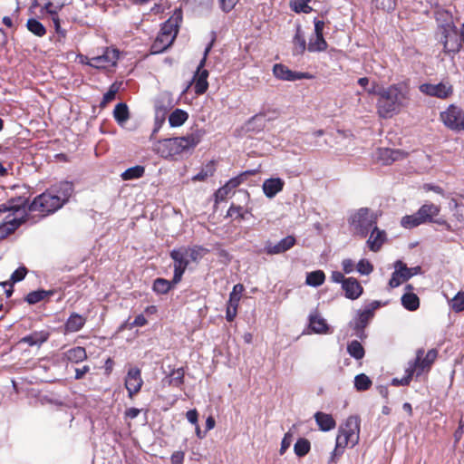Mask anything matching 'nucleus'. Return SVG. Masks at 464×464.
<instances>
[{
  "label": "nucleus",
  "mask_w": 464,
  "mask_h": 464,
  "mask_svg": "<svg viewBox=\"0 0 464 464\" xmlns=\"http://www.w3.org/2000/svg\"><path fill=\"white\" fill-rule=\"evenodd\" d=\"M411 100L410 86L406 82L382 87L376 108L381 118L388 119L407 107Z\"/></svg>",
  "instance_id": "f257e3e1"
},
{
  "label": "nucleus",
  "mask_w": 464,
  "mask_h": 464,
  "mask_svg": "<svg viewBox=\"0 0 464 464\" xmlns=\"http://www.w3.org/2000/svg\"><path fill=\"white\" fill-rule=\"evenodd\" d=\"M73 189V184L70 181L53 184L34 198L28 205V210L53 214L69 201Z\"/></svg>",
  "instance_id": "f03ea898"
},
{
  "label": "nucleus",
  "mask_w": 464,
  "mask_h": 464,
  "mask_svg": "<svg viewBox=\"0 0 464 464\" xmlns=\"http://www.w3.org/2000/svg\"><path fill=\"white\" fill-rule=\"evenodd\" d=\"M202 131L196 130L187 136L162 139L154 145L155 152L161 158L169 159L195 148L201 140Z\"/></svg>",
  "instance_id": "7ed1b4c3"
},
{
  "label": "nucleus",
  "mask_w": 464,
  "mask_h": 464,
  "mask_svg": "<svg viewBox=\"0 0 464 464\" xmlns=\"http://www.w3.org/2000/svg\"><path fill=\"white\" fill-rule=\"evenodd\" d=\"M378 214L369 208H361L353 212L348 218L351 231L355 236L365 238L372 227H375Z\"/></svg>",
  "instance_id": "20e7f679"
},
{
  "label": "nucleus",
  "mask_w": 464,
  "mask_h": 464,
  "mask_svg": "<svg viewBox=\"0 0 464 464\" xmlns=\"http://www.w3.org/2000/svg\"><path fill=\"white\" fill-rule=\"evenodd\" d=\"M440 42L443 44V52L450 55L458 53L462 47V42L458 28L450 16L449 21L440 25Z\"/></svg>",
  "instance_id": "39448f33"
},
{
  "label": "nucleus",
  "mask_w": 464,
  "mask_h": 464,
  "mask_svg": "<svg viewBox=\"0 0 464 464\" xmlns=\"http://www.w3.org/2000/svg\"><path fill=\"white\" fill-rule=\"evenodd\" d=\"M440 213V208L432 203L422 205L419 210L412 214L404 216L401 225L405 228H413L420 224L432 222L433 218Z\"/></svg>",
  "instance_id": "423d86ee"
},
{
  "label": "nucleus",
  "mask_w": 464,
  "mask_h": 464,
  "mask_svg": "<svg viewBox=\"0 0 464 464\" xmlns=\"http://www.w3.org/2000/svg\"><path fill=\"white\" fill-rule=\"evenodd\" d=\"M360 419L357 416H350L343 426H341L336 437L339 446H355L359 441Z\"/></svg>",
  "instance_id": "0eeeda50"
},
{
  "label": "nucleus",
  "mask_w": 464,
  "mask_h": 464,
  "mask_svg": "<svg viewBox=\"0 0 464 464\" xmlns=\"http://www.w3.org/2000/svg\"><path fill=\"white\" fill-rule=\"evenodd\" d=\"M215 38L211 40V42L207 45L204 51V55L202 59L200 60L197 70L195 72V74L193 76L192 82H194V91L195 93L198 95L204 94L208 88V78L209 75V72L207 69H204V66L206 64L207 57L213 46Z\"/></svg>",
  "instance_id": "6e6552de"
},
{
  "label": "nucleus",
  "mask_w": 464,
  "mask_h": 464,
  "mask_svg": "<svg viewBox=\"0 0 464 464\" xmlns=\"http://www.w3.org/2000/svg\"><path fill=\"white\" fill-rule=\"evenodd\" d=\"M381 307L380 301H372L367 305H365L363 310H359L357 312V316L354 319L353 323V330L355 331L356 335L363 339L366 337L364 333V329L369 324L370 321L374 316V312Z\"/></svg>",
  "instance_id": "1a4fd4ad"
},
{
  "label": "nucleus",
  "mask_w": 464,
  "mask_h": 464,
  "mask_svg": "<svg viewBox=\"0 0 464 464\" xmlns=\"http://www.w3.org/2000/svg\"><path fill=\"white\" fill-rule=\"evenodd\" d=\"M440 120L452 130H464V111L456 105H450L440 113Z\"/></svg>",
  "instance_id": "9d476101"
},
{
  "label": "nucleus",
  "mask_w": 464,
  "mask_h": 464,
  "mask_svg": "<svg viewBox=\"0 0 464 464\" xmlns=\"http://www.w3.org/2000/svg\"><path fill=\"white\" fill-rule=\"evenodd\" d=\"M395 270L392 274V277L389 280V285L392 288L399 286L402 282L409 280L414 275L420 273L421 267L417 266L414 267H407L406 264L402 261L398 260L394 265Z\"/></svg>",
  "instance_id": "9b49d317"
},
{
  "label": "nucleus",
  "mask_w": 464,
  "mask_h": 464,
  "mask_svg": "<svg viewBox=\"0 0 464 464\" xmlns=\"http://www.w3.org/2000/svg\"><path fill=\"white\" fill-rule=\"evenodd\" d=\"M438 356L436 349H430L425 354L424 349H418L416 358L410 366L414 367L416 376H420L423 372L429 371Z\"/></svg>",
  "instance_id": "f8f14e48"
},
{
  "label": "nucleus",
  "mask_w": 464,
  "mask_h": 464,
  "mask_svg": "<svg viewBox=\"0 0 464 464\" xmlns=\"http://www.w3.org/2000/svg\"><path fill=\"white\" fill-rule=\"evenodd\" d=\"M419 89L423 94L439 99H447L453 93V87L448 81H442L436 84L422 83Z\"/></svg>",
  "instance_id": "ddd939ff"
},
{
  "label": "nucleus",
  "mask_w": 464,
  "mask_h": 464,
  "mask_svg": "<svg viewBox=\"0 0 464 464\" xmlns=\"http://www.w3.org/2000/svg\"><path fill=\"white\" fill-rule=\"evenodd\" d=\"M119 59V51L107 47L102 55L92 57L88 64L97 69H104L114 66Z\"/></svg>",
  "instance_id": "4468645a"
},
{
  "label": "nucleus",
  "mask_w": 464,
  "mask_h": 464,
  "mask_svg": "<svg viewBox=\"0 0 464 464\" xmlns=\"http://www.w3.org/2000/svg\"><path fill=\"white\" fill-rule=\"evenodd\" d=\"M273 74L278 80L288 82L313 78V75L309 72L292 71L283 63H276L273 66Z\"/></svg>",
  "instance_id": "2eb2a0df"
},
{
  "label": "nucleus",
  "mask_w": 464,
  "mask_h": 464,
  "mask_svg": "<svg viewBox=\"0 0 464 464\" xmlns=\"http://www.w3.org/2000/svg\"><path fill=\"white\" fill-rule=\"evenodd\" d=\"M142 384L140 370L138 367L129 369L125 379V388L130 399L140 391Z\"/></svg>",
  "instance_id": "dca6fc26"
},
{
  "label": "nucleus",
  "mask_w": 464,
  "mask_h": 464,
  "mask_svg": "<svg viewBox=\"0 0 464 464\" xmlns=\"http://www.w3.org/2000/svg\"><path fill=\"white\" fill-rule=\"evenodd\" d=\"M295 243L296 239L294 236H287L276 244H273L269 241L266 242L264 250L267 255H278L292 248Z\"/></svg>",
  "instance_id": "f3484780"
},
{
  "label": "nucleus",
  "mask_w": 464,
  "mask_h": 464,
  "mask_svg": "<svg viewBox=\"0 0 464 464\" xmlns=\"http://www.w3.org/2000/svg\"><path fill=\"white\" fill-rule=\"evenodd\" d=\"M182 21L180 9L175 10L174 14L161 26L160 33L175 40L179 32V24Z\"/></svg>",
  "instance_id": "a211bd4d"
},
{
  "label": "nucleus",
  "mask_w": 464,
  "mask_h": 464,
  "mask_svg": "<svg viewBox=\"0 0 464 464\" xmlns=\"http://www.w3.org/2000/svg\"><path fill=\"white\" fill-rule=\"evenodd\" d=\"M342 289L344 291V296L350 300L358 299L363 293V287L354 277H348L343 281Z\"/></svg>",
  "instance_id": "6ab92c4d"
},
{
  "label": "nucleus",
  "mask_w": 464,
  "mask_h": 464,
  "mask_svg": "<svg viewBox=\"0 0 464 464\" xmlns=\"http://www.w3.org/2000/svg\"><path fill=\"white\" fill-rule=\"evenodd\" d=\"M24 221V217L14 218L8 215L5 218V221L0 225V239H4L13 234Z\"/></svg>",
  "instance_id": "aec40b11"
},
{
  "label": "nucleus",
  "mask_w": 464,
  "mask_h": 464,
  "mask_svg": "<svg viewBox=\"0 0 464 464\" xmlns=\"http://www.w3.org/2000/svg\"><path fill=\"white\" fill-rule=\"evenodd\" d=\"M24 221V217L14 218L8 215L5 218V221L0 225V239H4L13 234Z\"/></svg>",
  "instance_id": "412c9836"
},
{
  "label": "nucleus",
  "mask_w": 464,
  "mask_h": 464,
  "mask_svg": "<svg viewBox=\"0 0 464 464\" xmlns=\"http://www.w3.org/2000/svg\"><path fill=\"white\" fill-rule=\"evenodd\" d=\"M51 333L48 330L34 331L20 339V343H27L29 346H41L50 338Z\"/></svg>",
  "instance_id": "4be33fe9"
},
{
  "label": "nucleus",
  "mask_w": 464,
  "mask_h": 464,
  "mask_svg": "<svg viewBox=\"0 0 464 464\" xmlns=\"http://www.w3.org/2000/svg\"><path fill=\"white\" fill-rule=\"evenodd\" d=\"M405 153L400 150H393L389 148H382L378 150V160L382 161L383 165H390L394 161L402 160L405 157Z\"/></svg>",
  "instance_id": "5701e85b"
},
{
  "label": "nucleus",
  "mask_w": 464,
  "mask_h": 464,
  "mask_svg": "<svg viewBox=\"0 0 464 464\" xmlns=\"http://www.w3.org/2000/svg\"><path fill=\"white\" fill-rule=\"evenodd\" d=\"M371 235L367 240V245L370 250L377 252L382 247V244L386 240V233L384 230L378 228L377 224L375 227H372L370 231Z\"/></svg>",
  "instance_id": "b1692460"
},
{
  "label": "nucleus",
  "mask_w": 464,
  "mask_h": 464,
  "mask_svg": "<svg viewBox=\"0 0 464 464\" xmlns=\"http://www.w3.org/2000/svg\"><path fill=\"white\" fill-rule=\"evenodd\" d=\"M285 182L280 178H270L264 181L262 188L264 194L268 198H274L284 188Z\"/></svg>",
  "instance_id": "393cba45"
},
{
  "label": "nucleus",
  "mask_w": 464,
  "mask_h": 464,
  "mask_svg": "<svg viewBox=\"0 0 464 464\" xmlns=\"http://www.w3.org/2000/svg\"><path fill=\"white\" fill-rule=\"evenodd\" d=\"M86 318L77 313H72L63 325V334L80 331L85 324Z\"/></svg>",
  "instance_id": "a878e982"
},
{
  "label": "nucleus",
  "mask_w": 464,
  "mask_h": 464,
  "mask_svg": "<svg viewBox=\"0 0 464 464\" xmlns=\"http://www.w3.org/2000/svg\"><path fill=\"white\" fill-rule=\"evenodd\" d=\"M314 417L319 429L323 431H329L336 426V422L331 414L317 411Z\"/></svg>",
  "instance_id": "bb28decb"
},
{
  "label": "nucleus",
  "mask_w": 464,
  "mask_h": 464,
  "mask_svg": "<svg viewBox=\"0 0 464 464\" xmlns=\"http://www.w3.org/2000/svg\"><path fill=\"white\" fill-rule=\"evenodd\" d=\"M293 45L294 55H302L306 50V41L300 24L296 25L295 34L293 38Z\"/></svg>",
  "instance_id": "cd10ccee"
},
{
  "label": "nucleus",
  "mask_w": 464,
  "mask_h": 464,
  "mask_svg": "<svg viewBox=\"0 0 464 464\" xmlns=\"http://www.w3.org/2000/svg\"><path fill=\"white\" fill-rule=\"evenodd\" d=\"M174 42V39L159 33L150 46V53L153 54L161 53L166 51Z\"/></svg>",
  "instance_id": "c85d7f7f"
},
{
  "label": "nucleus",
  "mask_w": 464,
  "mask_h": 464,
  "mask_svg": "<svg viewBox=\"0 0 464 464\" xmlns=\"http://www.w3.org/2000/svg\"><path fill=\"white\" fill-rule=\"evenodd\" d=\"M64 358L72 362L78 363L87 359V353L84 347L75 346L63 353Z\"/></svg>",
  "instance_id": "c756f323"
},
{
  "label": "nucleus",
  "mask_w": 464,
  "mask_h": 464,
  "mask_svg": "<svg viewBox=\"0 0 464 464\" xmlns=\"http://www.w3.org/2000/svg\"><path fill=\"white\" fill-rule=\"evenodd\" d=\"M309 326L315 334H326L329 330L326 321L317 314H310Z\"/></svg>",
  "instance_id": "7c9ffc66"
},
{
  "label": "nucleus",
  "mask_w": 464,
  "mask_h": 464,
  "mask_svg": "<svg viewBox=\"0 0 464 464\" xmlns=\"http://www.w3.org/2000/svg\"><path fill=\"white\" fill-rule=\"evenodd\" d=\"M113 117L117 123L122 126L130 118L129 108L126 103H118L113 110Z\"/></svg>",
  "instance_id": "2f4dec72"
},
{
  "label": "nucleus",
  "mask_w": 464,
  "mask_h": 464,
  "mask_svg": "<svg viewBox=\"0 0 464 464\" xmlns=\"http://www.w3.org/2000/svg\"><path fill=\"white\" fill-rule=\"evenodd\" d=\"M169 256L173 259L174 265H183L188 266L189 264L188 259V251L187 250L186 246H181L179 248L171 250Z\"/></svg>",
  "instance_id": "473e14b6"
},
{
  "label": "nucleus",
  "mask_w": 464,
  "mask_h": 464,
  "mask_svg": "<svg viewBox=\"0 0 464 464\" xmlns=\"http://www.w3.org/2000/svg\"><path fill=\"white\" fill-rule=\"evenodd\" d=\"M185 371L183 367L174 369L167 376L169 386L180 387L184 383Z\"/></svg>",
  "instance_id": "72a5a7b5"
},
{
  "label": "nucleus",
  "mask_w": 464,
  "mask_h": 464,
  "mask_svg": "<svg viewBox=\"0 0 464 464\" xmlns=\"http://www.w3.org/2000/svg\"><path fill=\"white\" fill-rule=\"evenodd\" d=\"M188 118L187 111L181 109H175L169 116V123L171 127L181 126Z\"/></svg>",
  "instance_id": "f704fd0d"
},
{
  "label": "nucleus",
  "mask_w": 464,
  "mask_h": 464,
  "mask_svg": "<svg viewBox=\"0 0 464 464\" xmlns=\"http://www.w3.org/2000/svg\"><path fill=\"white\" fill-rule=\"evenodd\" d=\"M401 304L409 311H415L420 306V299L413 293H406L401 296Z\"/></svg>",
  "instance_id": "c9c22d12"
},
{
  "label": "nucleus",
  "mask_w": 464,
  "mask_h": 464,
  "mask_svg": "<svg viewBox=\"0 0 464 464\" xmlns=\"http://www.w3.org/2000/svg\"><path fill=\"white\" fill-rule=\"evenodd\" d=\"M347 353L355 360H361L365 355V350L357 340L351 341L347 344Z\"/></svg>",
  "instance_id": "e433bc0d"
},
{
  "label": "nucleus",
  "mask_w": 464,
  "mask_h": 464,
  "mask_svg": "<svg viewBox=\"0 0 464 464\" xmlns=\"http://www.w3.org/2000/svg\"><path fill=\"white\" fill-rule=\"evenodd\" d=\"M145 173V168L140 165L127 169L121 173V177L123 180H131L141 178Z\"/></svg>",
  "instance_id": "4c0bfd02"
},
{
  "label": "nucleus",
  "mask_w": 464,
  "mask_h": 464,
  "mask_svg": "<svg viewBox=\"0 0 464 464\" xmlns=\"http://www.w3.org/2000/svg\"><path fill=\"white\" fill-rule=\"evenodd\" d=\"M311 450V443L305 438H299L294 446V451L299 458L306 456Z\"/></svg>",
  "instance_id": "58836bf2"
},
{
  "label": "nucleus",
  "mask_w": 464,
  "mask_h": 464,
  "mask_svg": "<svg viewBox=\"0 0 464 464\" xmlns=\"http://www.w3.org/2000/svg\"><path fill=\"white\" fill-rule=\"evenodd\" d=\"M176 284L172 283L164 278H157L153 282L152 289L157 294L165 295L167 294Z\"/></svg>",
  "instance_id": "ea45409f"
},
{
  "label": "nucleus",
  "mask_w": 464,
  "mask_h": 464,
  "mask_svg": "<svg viewBox=\"0 0 464 464\" xmlns=\"http://www.w3.org/2000/svg\"><path fill=\"white\" fill-rule=\"evenodd\" d=\"M328 44L324 36L315 35L314 40L310 39L307 50L311 53L324 52L327 49Z\"/></svg>",
  "instance_id": "a19ab883"
},
{
  "label": "nucleus",
  "mask_w": 464,
  "mask_h": 464,
  "mask_svg": "<svg viewBox=\"0 0 464 464\" xmlns=\"http://www.w3.org/2000/svg\"><path fill=\"white\" fill-rule=\"evenodd\" d=\"M325 280V275L322 270L313 271L306 276V284L311 286H320Z\"/></svg>",
  "instance_id": "79ce46f5"
},
{
  "label": "nucleus",
  "mask_w": 464,
  "mask_h": 464,
  "mask_svg": "<svg viewBox=\"0 0 464 464\" xmlns=\"http://www.w3.org/2000/svg\"><path fill=\"white\" fill-rule=\"evenodd\" d=\"M53 294V291L37 290L30 292L24 298L29 304H35Z\"/></svg>",
  "instance_id": "37998d69"
},
{
  "label": "nucleus",
  "mask_w": 464,
  "mask_h": 464,
  "mask_svg": "<svg viewBox=\"0 0 464 464\" xmlns=\"http://www.w3.org/2000/svg\"><path fill=\"white\" fill-rule=\"evenodd\" d=\"M216 171L215 163L213 160L209 161L202 169L192 178L194 181H204L208 177L214 175Z\"/></svg>",
  "instance_id": "c03bdc74"
},
{
  "label": "nucleus",
  "mask_w": 464,
  "mask_h": 464,
  "mask_svg": "<svg viewBox=\"0 0 464 464\" xmlns=\"http://www.w3.org/2000/svg\"><path fill=\"white\" fill-rule=\"evenodd\" d=\"M372 384V380L364 373H360L354 378V387L358 392L369 390Z\"/></svg>",
  "instance_id": "a18cd8bd"
},
{
  "label": "nucleus",
  "mask_w": 464,
  "mask_h": 464,
  "mask_svg": "<svg viewBox=\"0 0 464 464\" xmlns=\"http://www.w3.org/2000/svg\"><path fill=\"white\" fill-rule=\"evenodd\" d=\"M26 27L31 33L39 37H42L46 34V29L44 24L34 18L28 19Z\"/></svg>",
  "instance_id": "49530a36"
},
{
  "label": "nucleus",
  "mask_w": 464,
  "mask_h": 464,
  "mask_svg": "<svg viewBox=\"0 0 464 464\" xmlns=\"http://www.w3.org/2000/svg\"><path fill=\"white\" fill-rule=\"evenodd\" d=\"M311 0H292L290 2L291 9L295 13L309 14L313 8L308 5Z\"/></svg>",
  "instance_id": "de8ad7c7"
},
{
  "label": "nucleus",
  "mask_w": 464,
  "mask_h": 464,
  "mask_svg": "<svg viewBox=\"0 0 464 464\" xmlns=\"http://www.w3.org/2000/svg\"><path fill=\"white\" fill-rule=\"evenodd\" d=\"M248 213H249L248 210L247 209L244 210L241 206H236V205L232 204L227 210V216L231 217V218L235 217V218L238 219V220H244V219L247 218L246 215Z\"/></svg>",
  "instance_id": "09e8293b"
},
{
  "label": "nucleus",
  "mask_w": 464,
  "mask_h": 464,
  "mask_svg": "<svg viewBox=\"0 0 464 464\" xmlns=\"http://www.w3.org/2000/svg\"><path fill=\"white\" fill-rule=\"evenodd\" d=\"M7 203L14 207L12 212L16 213L22 209L24 212V208L28 204V199L24 197H16L7 200Z\"/></svg>",
  "instance_id": "8fccbe9b"
},
{
  "label": "nucleus",
  "mask_w": 464,
  "mask_h": 464,
  "mask_svg": "<svg viewBox=\"0 0 464 464\" xmlns=\"http://www.w3.org/2000/svg\"><path fill=\"white\" fill-rule=\"evenodd\" d=\"M451 309L459 313L464 311V292L459 291L457 295L451 299L450 303Z\"/></svg>",
  "instance_id": "3c124183"
},
{
  "label": "nucleus",
  "mask_w": 464,
  "mask_h": 464,
  "mask_svg": "<svg viewBox=\"0 0 464 464\" xmlns=\"http://www.w3.org/2000/svg\"><path fill=\"white\" fill-rule=\"evenodd\" d=\"M406 373L407 374L403 378H401V379L393 378L392 380V384L394 385V386H399V385L406 386V385H409L411 381V379H412L413 374H415L414 367L409 366L406 369Z\"/></svg>",
  "instance_id": "603ef678"
},
{
  "label": "nucleus",
  "mask_w": 464,
  "mask_h": 464,
  "mask_svg": "<svg viewBox=\"0 0 464 464\" xmlns=\"http://www.w3.org/2000/svg\"><path fill=\"white\" fill-rule=\"evenodd\" d=\"M244 291V285L242 284H237L234 285L232 292L229 295L228 304H239L240 296L242 292Z\"/></svg>",
  "instance_id": "864d4df0"
},
{
  "label": "nucleus",
  "mask_w": 464,
  "mask_h": 464,
  "mask_svg": "<svg viewBox=\"0 0 464 464\" xmlns=\"http://www.w3.org/2000/svg\"><path fill=\"white\" fill-rule=\"evenodd\" d=\"M188 251V257L192 261H198L203 256V254L207 253L208 250L200 246H195L193 247H187Z\"/></svg>",
  "instance_id": "5fc2aeb1"
},
{
  "label": "nucleus",
  "mask_w": 464,
  "mask_h": 464,
  "mask_svg": "<svg viewBox=\"0 0 464 464\" xmlns=\"http://www.w3.org/2000/svg\"><path fill=\"white\" fill-rule=\"evenodd\" d=\"M234 189L232 187L229 186V182L227 181L223 187L219 188L215 192V198H216V203H218L219 201H224L228 194Z\"/></svg>",
  "instance_id": "6e6d98bb"
},
{
  "label": "nucleus",
  "mask_w": 464,
  "mask_h": 464,
  "mask_svg": "<svg viewBox=\"0 0 464 464\" xmlns=\"http://www.w3.org/2000/svg\"><path fill=\"white\" fill-rule=\"evenodd\" d=\"M346 446H339L338 441L335 443V448L331 453L327 464H337L338 459L343 454Z\"/></svg>",
  "instance_id": "4d7b16f0"
},
{
  "label": "nucleus",
  "mask_w": 464,
  "mask_h": 464,
  "mask_svg": "<svg viewBox=\"0 0 464 464\" xmlns=\"http://www.w3.org/2000/svg\"><path fill=\"white\" fill-rule=\"evenodd\" d=\"M357 271L361 275H370L373 271V266L366 259H361L357 264Z\"/></svg>",
  "instance_id": "13d9d810"
},
{
  "label": "nucleus",
  "mask_w": 464,
  "mask_h": 464,
  "mask_svg": "<svg viewBox=\"0 0 464 464\" xmlns=\"http://www.w3.org/2000/svg\"><path fill=\"white\" fill-rule=\"evenodd\" d=\"M118 90H119V88L116 86V83L111 84L109 91L106 93H104V95L102 97V101L101 102V107L105 106L108 102L114 100Z\"/></svg>",
  "instance_id": "bf43d9fd"
},
{
  "label": "nucleus",
  "mask_w": 464,
  "mask_h": 464,
  "mask_svg": "<svg viewBox=\"0 0 464 464\" xmlns=\"http://www.w3.org/2000/svg\"><path fill=\"white\" fill-rule=\"evenodd\" d=\"M148 323L147 319L145 318V316L143 314H139L135 317L134 321L130 324H129L127 325V323H124L121 326V329H123V328H126L128 327L129 329H132L133 327H136V326H144L146 325Z\"/></svg>",
  "instance_id": "052dcab7"
},
{
  "label": "nucleus",
  "mask_w": 464,
  "mask_h": 464,
  "mask_svg": "<svg viewBox=\"0 0 464 464\" xmlns=\"http://www.w3.org/2000/svg\"><path fill=\"white\" fill-rule=\"evenodd\" d=\"M27 274V269L24 266H21L14 271L11 275V282L12 284L22 281Z\"/></svg>",
  "instance_id": "680f3d73"
},
{
  "label": "nucleus",
  "mask_w": 464,
  "mask_h": 464,
  "mask_svg": "<svg viewBox=\"0 0 464 464\" xmlns=\"http://www.w3.org/2000/svg\"><path fill=\"white\" fill-rule=\"evenodd\" d=\"M187 267L188 266H185L183 265H174V275L172 278L173 284H179L181 281L182 276L185 273Z\"/></svg>",
  "instance_id": "e2e57ef3"
},
{
  "label": "nucleus",
  "mask_w": 464,
  "mask_h": 464,
  "mask_svg": "<svg viewBox=\"0 0 464 464\" xmlns=\"http://www.w3.org/2000/svg\"><path fill=\"white\" fill-rule=\"evenodd\" d=\"M292 438H293V435L290 431H288L285 434V436L281 441V447L279 450V453L281 455H283L287 450V449L290 447V445L292 443Z\"/></svg>",
  "instance_id": "0e129e2a"
},
{
  "label": "nucleus",
  "mask_w": 464,
  "mask_h": 464,
  "mask_svg": "<svg viewBox=\"0 0 464 464\" xmlns=\"http://www.w3.org/2000/svg\"><path fill=\"white\" fill-rule=\"evenodd\" d=\"M238 305L228 304H227L226 319L227 322L234 321L237 314Z\"/></svg>",
  "instance_id": "69168bd1"
},
{
  "label": "nucleus",
  "mask_w": 464,
  "mask_h": 464,
  "mask_svg": "<svg viewBox=\"0 0 464 464\" xmlns=\"http://www.w3.org/2000/svg\"><path fill=\"white\" fill-rule=\"evenodd\" d=\"M238 0H218L220 8L226 12H230L237 4Z\"/></svg>",
  "instance_id": "338daca9"
},
{
  "label": "nucleus",
  "mask_w": 464,
  "mask_h": 464,
  "mask_svg": "<svg viewBox=\"0 0 464 464\" xmlns=\"http://www.w3.org/2000/svg\"><path fill=\"white\" fill-rule=\"evenodd\" d=\"M185 458V452L182 450H178L172 453L170 457L171 464H183Z\"/></svg>",
  "instance_id": "774afa93"
}]
</instances>
